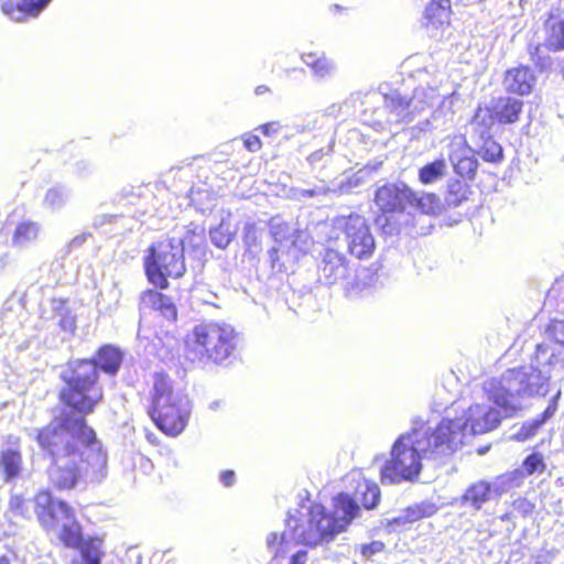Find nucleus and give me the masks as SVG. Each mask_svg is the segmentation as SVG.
Here are the masks:
<instances>
[{"mask_svg": "<svg viewBox=\"0 0 564 564\" xmlns=\"http://www.w3.org/2000/svg\"><path fill=\"white\" fill-rule=\"evenodd\" d=\"M62 387L57 392L59 403L69 410L54 416L46 426V432L54 436L68 431L75 437L86 442H97L96 431L88 424L87 416L102 403L105 392L100 376L90 360H75L59 375Z\"/></svg>", "mask_w": 564, "mask_h": 564, "instance_id": "nucleus-1", "label": "nucleus"}, {"mask_svg": "<svg viewBox=\"0 0 564 564\" xmlns=\"http://www.w3.org/2000/svg\"><path fill=\"white\" fill-rule=\"evenodd\" d=\"M455 431L451 420H441L432 429L416 421L410 432L400 435L392 445L390 458L380 468L382 484L415 480L422 470V458H437L452 449Z\"/></svg>", "mask_w": 564, "mask_h": 564, "instance_id": "nucleus-2", "label": "nucleus"}, {"mask_svg": "<svg viewBox=\"0 0 564 564\" xmlns=\"http://www.w3.org/2000/svg\"><path fill=\"white\" fill-rule=\"evenodd\" d=\"M34 440L41 451L50 457L46 469L47 482L52 489L59 492L74 489L83 478V465L88 460L84 457L82 448L91 449L101 464L106 460L98 438L97 442H86L68 431L53 437L43 425L36 430Z\"/></svg>", "mask_w": 564, "mask_h": 564, "instance_id": "nucleus-3", "label": "nucleus"}, {"mask_svg": "<svg viewBox=\"0 0 564 564\" xmlns=\"http://www.w3.org/2000/svg\"><path fill=\"white\" fill-rule=\"evenodd\" d=\"M239 334L225 322L208 321L196 325L185 339L188 357L199 361L223 365L238 349Z\"/></svg>", "mask_w": 564, "mask_h": 564, "instance_id": "nucleus-4", "label": "nucleus"}, {"mask_svg": "<svg viewBox=\"0 0 564 564\" xmlns=\"http://www.w3.org/2000/svg\"><path fill=\"white\" fill-rule=\"evenodd\" d=\"M147 413L162 433L175 437L185 430L191 408L187 401L174 391L171 378L158 372L153 376Z\"/></svg>", "mask_w": 564, "mask_h": 564, "instance_id": "nucleus-5", "label": "nucleus"}, {"mask_svg": "<svg viewBox=\"0 0 564 564\" xmlns=\"http://www.w3.org/2000/svg\"><path fill=\"white\" fill-rule=\"evenodd\" d=\"M359 506L347 494H338L334 498V513H328L321 503H313L308 509L307 531L303 535L306 546L315 547L328 543L344 532L358 516Z\"/></svg>", "mask_w": 564, "mask_h": 564, "instance_id": "nucleus-6", "label": "nucleus"}, {"mask_svg": "<svg viewBox=\"0 0 564 564\" xmlns=\"http://www.w3.org/2000/svg\"><path fill=\"white\" fill-rule=\"evenodd\" d=\"M33 513L45 532L56 531L61 521H68L61 525L57 535L67 549H75L85 539L74 508L65 500L55 498L50 488L40 489L34 494Z\"/></svg>", "mask_w": 564, "mask_h": 564, "instance_id": "nucleus-7", "label": "nucleus"}, {"mask_svg": "<svg viewBox=\"0 0 564 564\" xmlns=\"http://www.w3.org/2000/svg\"><path fill=\"white\" fill-rule=\"evenodd\" d=\"M143 270L151 285L166 290L169 279L176 280L186 273L184 251L172 240L153 243L143 257Z\"/></svg>", "mask_w": 564, "mask_h": 564, "instance_id": "nucleus-8", "label": "nucleus"}, {"mask_svg": "<svg viewBox=\"0 0 564 564\" xmlns=\"http://www.w3.org/2000/svg\"><path fill=\"white\" fill-rule=\"evenodd\" d=\"M411 187L404 183H386L376 189L373 202L378 208L377 226L387 235L399 231V216L406 210Z\"/></svg>", "mask_w": 564, "mask_h": 564, "instance_id": "nucleus-9", "label": "nucleus"}, {"mask_svg": "<svg viewBox=\"0 0 564 564\" xmlns=\"http://www.w3.org/2000/svg\"><path fill=\"white\" fill-rule=\"evenodd\" d=\"M335 226L345 237L347 252L359 260L369 259L376 250L375 237L366 218L359 214L339 216Z\"/></svg>", "mask_w": 564, "mask_h": 564, "instance_id": "nucleus-10", "label": "nucleus"}, {"mask_svg": "<svg viewBox=\"0 0 564 564\" xmlns=\"http://www.w3.org/2000/svg\"><path fill=\"white\" fill-rule=\"evenodd\" d=\"M527 386L528 375L522 368L508 369L500 378L490 380L487 395L503 411L505 416H513L519 410L514 400Z\"/></svg>", "mask_w": 564, "mask_h": 564, "instance_id": "nucleus-11", "label": "nucleus"}, {"mask_svg": "<svg viewBox=\"0 0 564 564\" xmlns=\"http://www.w3.org/2000/svg\"><path fill=\"white\" fill-rule=\"evenodd\" d=\"M524 102L514 96H498L486 107L490 126H510L520 121Z\"/></svg>", "mask_w": 564, "mask_h": 564, "instance_id": "nucleus-12", "label": "nucleus"}, {"mask_svg": "<svg viewBox=\"0 0 564 564\" xmlns=\"http://www.w3.org/2000/svg\"><path fill=\"white\" fill-rule=\"evenodd\" d=\"M502 85L508 94L514 97H525L533 93L536 85V76L530 66L518 65L505 72Z\"/></svg>", "mask_w": 564, "mask_h": 564, "instance_id": "nucleus-13", "label": "nucleus"}, {"mask_svg": "<svg viewBox=\"0 0 564 564\" xmlns=\"http://www.w3.org/2000/svg\"><path fill=\"white\" fill-rule=\"evenodd\" d=\"M501 422L496 409L484 404H471L465 412L464 429L473 434H485L495 430Z\"/></svg>", "mask_w": 564, "mask_h": 564, "instance_id": "nucleus-14", "label": "nucleus"}, {"mask_svg": "<svg viewBox=\"0 0 564 564\" xmlns=\"http://www.w3.org/2000/svg\"><path fill=\"white\" fill-rule=\"evenodd\" d=\"M162 291L155 286L142 291L139 296V311L159 312L166 319L176 322L177 307L172 297Z\"/></svg>", "mask_w": 564, "mask_h": 564, "instance_id": "nucleus-15", "label": "nucleus"}, {"mask_svg": "<svg viewBox=\"0 0 564 564\" xmlns=\"http://www.w3.org/2000/svg\"><path fill=\"white\" fill-rule=\"evenodd\" d=\"M7 443L11 444V447L0 451V469L4 481L9 482L20 477L22 473L23 453L19 436L9 435Z\"/></svg>", "mask_w": 564, "mask_h": 564, "instance_id": "nucleus-16", "label": "nucleus"}, {"mask_svg": "<svg viewBox=\"0 0 564 564\" xmlns=\"http://www.w3.org/2000/svg\"><path fill=\"white\" fill-rule=\"evenodd\" d=\"M296 529H291L289 531H284L282 533H270L267 538V545L273 552L274 558H283L291 551L292 547L297 546L300 544H304L303 535L307 531V527L303 529L299 534L296 533Z\"/></svg>", "mask_w": 564, "mask_h": 564, "instance_id": "nucleus-17", "label": "nucleus"}, {"mask_svg": "<svg viewBox=\"0 0 564 564\" xmlns=\"http://www.w3.org/2000/svg\"><path fill=\"white\" fill-rule=\"evenodd\" d=\"M558 398L560 392L551 399L547 406L536 419L523 422L520 429L510 438L519 443L533 438L538 434L539 430L554 416L557 410Z\"/></svg>", "mask_w": 564, "mask_h": 564, "instance_id": "nucleus-18", "label": "nucleus"}, {"mask_svg": "<svg viewBox=\"0 0 564 564\" xmlns=\"http://www.w3.org/2000/svg\"><path fill=\"white\" fill-rule=\"evenodd\" d=\"M79 557L70 561V564H101L106 555L105 541L94 535L85 538L76 547Z\"/></svg>", "mask_w": 564, "mask_h": 564, "instance_id": "nucleus-19", "label": "nucleus"}, {"mask_svg": "<svg viewBox=\"0 0 564 564\" xmlns=\"http://www.w3.org/2000/svg\"><path fill=\"white\" fill-rule=\"evenodd\" d=\"M50 2L51 0H3L1 10L9 18L20 21L29 15H36Z\"/></svg>", "mask_w": 564, "mask_h": 564, "instance_id": "nucleus-20", "label": "nucleus"}, {"mask_svg": "<svg viewBox=\"0 0 564 564\" xmlns=\"http://www.w3.org/2000/svg\"><path fill=\"white\" fill-rule=\"evenodd\" d=\"M80 360H90L96 368V372L104 371L108 375H116L122 364V352L119 348L111 345L101 346L93 358H82Z\"/></svg>", "mask_w": 564, "mask_h": 564, "instance_id": "nucleus-21", "label": "nucleus"}, {"mask_svg": "<svg viewBox=\"0 0 564 564\" xmlns=\"http://www.w3.org/2000/svg\"><path fill=\"white\" fill-rule=\"evenodd\" d=\"M544 46L549 51L564 50V20L556 11H550L543 22Z\"/></svg>", "mask_w": 564, "mask_h": 564, "instance_id": "nucleus-22", "label": "nucleus"}, {"mask_svg": "<svg viewBox=\"0 0 564 564\" xmlns=\"http://www.w3.org/2000/svg\"><path fill=\"white\" fill-rule=\"evenodd\" d=\"M449 161L455 173L459 176L468 180H473L476 176L478 162L467 145H460L455 149L449 155Z\"/></svg>", "mask_w": 564, "mask_h": 564, "instance_id": "nucleus-23", "label": "nucleus"}, {"mask_svg": "<svg viewBox=\"0 0 564 564\" xmlns=\"http://www.w3.org/2000/svg\"><path fill=\"white\" fill-rule=\"evenodd\" d=\"M437 512V507L427 501L411 505L403 509L402 513L392 519L391 523L404 525L431 518Z\"/></svg>", "mask_w": 564, "mask_h": 564, "instance_id": "nucleus-24", "label": "nucleus"}, {"mask_svg": "<svg viewBox=\"0 0 564 564\" xmlns=\"http://www.w3.org/2000/svg\"><path fill=\"white\" fill-rule=\"evenodd\" d=\"M451 0H431L424 10L426 25L434 28L448 25L451 22Z\"/></svg>", "mask_w": 564, "mask_h": 564, "instance_id": "nucleus-25", "label": "nucleus"}, {"mask_svg": "<svg viewBox=\"0 0 564 564\" xmlns=\"http://www.w3.org/2000/svg\"><path fill=\"white\" fill-rule=\"evenodd\" d=\"M408 205L425 215H436L441 212V199L434 193L419 194L411 188Z\"/></svg>", "mask_w": 564, "mask_h": 564, "instance_id": "nucleus-26", "label": "nucleus"}, {"mask_svg": "<svg viewBox=\"0 0 564 564\" xmlns=\"http://www.w3.org/2000/svg\"><path fill=\"white\" fill-rule=\"evenodd\" d=\"M303 61L318 78H327L335 73V63L325 54L308 52L304 54Z\"/></svg>", "mask_w": 564, "mask_h": 564, "instance_id": "nucleus-27", "label": "nucleus"}, {"mask_svg": "<svg viewBox=\"0 0 564 564\" xmlns=\"http://www.w3.org/2000/svg\"><path fill=\"white\" fill-rule=\"evenodd\" d=\"M345 270V259L337 251L327 249L324 253L321 271L324 276L333 283Z\"/></svg>", "mask_w": 564, "mask_h": 564, "instance_id": "nucleus-28", "label": "nucleus"}, {"mask_svg": "<svg viewBox=\"0 0 564 564\" xmlns=\"http://www.w3.org/2000/svg\"><path fill=\"white\" fill-rule=\"evenodd\" d=\"M355 496L365 509L371 510L379 505L381 494L377 484L364 479L357 484Z\"/></svg>", "mask_w": 564, "mask_h": 564, "instance_id": "nucleus-29", "label": "nucleus"}, {"mask_svg": "<svg viewBox=\"0 0 564 564\" xmlns=\"http://www.w3.org/2000/svg\"><path fill=\"white\" fill-rule=\"evenodd\" d=\"M41 227L37 223L32 220H24L17 225L13 235L12 242L15 246H25L35 241L40 235Z\"/></svg>", "mask_w": 564, "mask_h": 564, "instance_id": "nucleus-30", "label": "nucleus"}, {"mask_svg": "<svg viewBox=\"0 0 564 564\" xmlns=\"http://www.w3.org/2000/svg\"><path fill=\"white\" fill-rule=\"evenodd\" d=\"M470 194V187L467 183L454 180L449 182L445 194V204L448 207H458L466 202Z\"/></svg>", "mask_w": 564, "mask_h": 564, "instance_id": "nucleus-31", "label": "nucleus"}, {"mask_svg": "<svg viewBox=\"0 0 564 564\" xmlns=\"http://www.w3.org/2000/svg\"><path fill=\"white\" fill-rule=\"evenodd\" d=\"M489 498L490 485L485 481H479L468 487L463 496V501L470 503L476 509H480Z\"/></svg>", "mask_w": 564, "mask_h": 564, "instance_id": "nucleus-32", "label": "nucleus"}, {"mask_svg": "<svg viewBox=\"0 0 564 564\" xmlns=\"http://www.w3.org/2000/svg\"><path fill=\"white\" fill-rule=\"evenodd\" d=\"M446 170V163L444 159H437L423 165L417 173V177L421 184L429 185L440 180Z\"/></svg>", "mask_w": 564, "mask_h": 564, "instance_id": "nucleus-33", "label": "nucleus"}, {"mask_svg": "<svg viewBox=\"0 0 564 564\" xmlns=\"http://www.w3.org/2000/svg\"><path fill=\"white\" fill-rule=\"evenodd\" d=\"M480 158L488 163L499 164L503 161V149L494 138L485 139L479 150Z\"/></svg>", "mask_w": 564, "mask_h": 564, "instance_id": "nucleus-34", "label": "nucleus"}, {"mask_svg": "<svg viewBox=\"0 0 564 564\" xmlns=\"http://www.w3.org/2000/svg\"><path fill=\"white\" fill-rule=\"evenodd\" d=\"M30 502L33 503V498L29 500L19 494L11 495L8 502V509L13 516L31 519L32 511Z\"/></svg>", "mask_w": 564, "mask_h": 564, "instance_id": "nucleus-35", "label": "nucleus"}, {"mask_svg": "<svg viewBox=\"0 0 564 564\" xmlns=\"http://www.w3.org/2000/svg\"><path fill=\"white\" fill-rule=\"evenodd\" d=\"M544 44L538 43L528 47V54L534 67L543 72L549 69L552 65L550 56L544 54Z\"/></svg>", "mask_w": 564, "mask_h": 564, "instance_id": "nucleus-36", "label": "nucleus"}, {"mask_svg": "<svg viewBox=\"0 0 564 564\" xmlns=\"http://www.w3.org/2000/svg\"><path fill=\"white\" fill-rule=\"evenodd\" d=\"M545 469L546 464L541 453H531L522 462V474L524 476H531L535 473L542 474Z\"/></svg>", "mask_w": 564, "mask_h": 564, "instance_id": "nucleus-37", "label": "nucleus"}, {"mask_svg": "<svg viewBox=\"0 0 564 564\" xmlns=\"http://www.w3.org/2000/svg\"><path fill=\"white\" fill-rule=\"evenodd\" d=\"M210 239L216 247L225 249L232 241L234 234L229 230L227 225L221 223L210 230Z\"/></svg>", "mask_w": 564, "mask_h": 564, "instance_id": "nucleus-38", "label": "nucleus"}, {"mask_svg": "<svg viewBox=\"0 0 564 564\" xmlns=\"http://www.w3.org/2000/svg\"><path fill=\"white\" fill-rule=\"evenodd\" d=\"M384 549V543L381 541H371L366 544H361L359 551L364 557H371L372 555L381 552Z\"/></svg>", "mask_w": 564, "mask_h": 564, "instance_id": "nucleus-39", "label": "nucleus"}, {"mask_svg": "<svg viewBox=\"0 0 564 564\" xmlns=\"http://www.w3.org/2000/svg\"><path fill=\"white\" fill-rule=\"evenodd\" d=\"M242 142L246 150L249 152H258L262 149L261 139L252 133H247L242 135Z\"/></svg>", "mask_w": 564, "mask_h": 564, "instance_id": "nucleus-40", "label": "nucleus"}, {"mask_svg": "<svg viewBox=\"0 0 564 564\" xmlns=\"http://www.w3.org/2000/svg\"><path fill=\"white\" fill-rule=\"evenodd\" d=\"M242 239L248 248L254 246L258 242L257 227L253 223H247L245 225Z\"/></svg>", "mask_w": 564, "mask_h": 564, "instance_id": "nucleus-41", "label": "nucleus"}, {"mask_svg": "<svg viewBox=\"0 0 564 564\" xmlns=\"http://www.w3.org/2000/svg\"><path fill=\"white\" fill-rule=\"evenodd\" d=\"M264 135H272L280 131L281 124L278 121H270L259 126L258 128Z\"/></svg>", "mask_w": 564, "mask_h": 564, "instance_id": "nucleus-42", "label": "nucleus"}, {"mask_svg": "<svg viewBox=\"0 0 564 564\" xmlns=\"http://www.w3.org/2000/svg\"><path fill=\"white\" fill-rule=\"evenodd\" d=\"M236 475L234 470H225L220 474V480L224 486L230 487L234 485Z\"/></svg>", "mask_w": 564, "mask_h": 564, "instance_id": "nucleus-43", "label": "nucleus"}, {"mask_svg": "<svg viewBox=\"0 0 564 564\" xmlns=\"http://www.w3.org/2000/svg\"><path fill=\"white\" fill-rule=\"evenodd\" d=\"M306 561L307 552L305 550H300L291 556L290 564H305Z\"/></svg>", "mask_w": 564, "mask_h": 564, "instance_id": "nucleus-44", "label": "nucleus"}, {"mask_svg": "<svg viewBox=\"0 0 564 564\" xmlns=\"http://www.w3.org/2000/svg\"><path fill=\"white\" fill-rule=\"evenodd\" d=\"M270 93H271V88L267 85H259L254 88V94L258 96H261L264 94H270Z\"/></svg>", "mask_w": 564, "mask_h": 564, "instance_id": "nucleus-45", "label": "nucleus"}, {"mask_svg": "<svg viewBox=\"0 0 564 564\" xmlns=\"http://www.w3.org/2000/svg\"><path fill=\"white\" fill-rule=\"evenodd\" d=\"M269 256H270V259H271V267L274 268L275 265V262L279 260V249L278 248H272L269 250Z\"/></svg>", "mask_w": 564, "mask_h": 564, "instance_id": "nucleus-46", "label": "nucleus"}, {"mask_svg": "<svg viewBox=\"0 0 564 564\" xmlns=\"http://www.w3.org/2000/svg\"><path fill=\"white\" fill-rule=\"evenodd\" d=\"M0 564H10V561L7 556L3 555L0 557Z\"/></svg>", "mask_w": 564, "mask_h": 564, "instance_id": "nucleus-47", "label": "nucleus"}]
</instances>
